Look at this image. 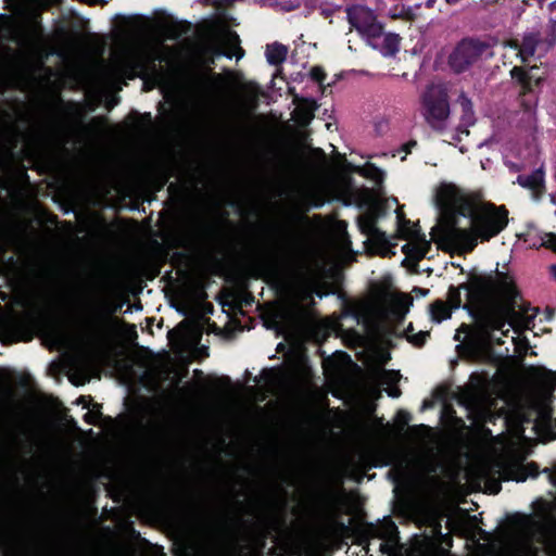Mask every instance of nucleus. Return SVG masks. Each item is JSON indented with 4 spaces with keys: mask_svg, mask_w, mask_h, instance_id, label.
Wrapping results in <instances>:
<instances>
[{
    "mask_svg": "<svg viewBox=\"0 0 556 556\" xmlns=\"http://www.w3.org/2000/svg\"><path fill=\"white\" fill-rule=\"evenodd\" d=\"M470 224V228H462L454 223L444 231L446 241L463 253H471L478 241L488 242L498 236L508 225V210L505 205L482 203Z\"/></svg>",
    "mask_w": 556,
    "mask_h": 556,
    "instance_id": "f257e3e1",
    "label": "nucleus"
},
{
    "mask_svg": "<svg viewBox=\"0 0 556 556\" xmlns=\"http://www.w3.org/2000/svg\"><path fill=\"white\" fill-rule=\"evenodd\" d=\"M462 288L467 292V303L463 308L468 313L498 301L507 302L508 308L514 311L520 296L514 279L507 273L497 269L491 274L469 273L468 280L462 283Z\"/></svg>",
    "mask_w": 556,
    "mask_h": 556,
    "instance_id": "f03ea898",
    "label": "nucleus"
},
{
    "mask_svg": "<svg viewBox=\"0 0 556 556\" xmlns=\"http://www.w3.org/2000/svg\"><path fill=\"white\" fill-rule=\"evenodd\" d=\"M492 43L483 37L466 36L453 47L446 64L455 75L470 71L491 50Z\"/></svg>",
    "mask_w": 556,
    "mask_h": 556,
    "instance_id": "7ed1b4c3",
    "label": "nucleus"
},
{
    "mask_svg": "<svg viewBox=\"0 0 556 556\" xmlns=\"http://www.w3.org/2000/svg\"><path fill=\"white\" fill-rule=\"evenodd\" d=\"M435 201L440 210L451 213L453 217H467L470 222L481 206L473 195L465 193L462 189L452 184H443L439 188ZM454 223L457 224L456 218H454L452 225H454Z\"/></svg>",
    "mask_w": 556,
    "mask_h": 556,
    "instance_id": "20e7f679",
    "label": "nucleus"
},
{
    "mask_svg": "<svg viewBox=\"0 0 556 556\" xmlns=\"http://www.w3.org/2000/svg\"><path fill=\"white\" fill-rule=\"evenodd\" d=\"M538 66H514L509 74L514 85L519 87L518 101L522 111L532 117L538 106V93L535 88L545 80L544 76L538 75Z\"/></svg>",
    "mask_w": 556,
    "mask_h": 556,
    "instance_id": "39448f33",
    "label": "nucleus"
},
{
    "mask_svg": "<svg viewBox=\"0 0 556 556\" xmlns=\"http://www.w3.org/2000/svg\"><path fill=\"white\" fill-rule=\"evenodd\" d=\"M424 116L429 126L442 132L450 116L448 94L444 87L431 85L422 94Z\"/></svg>",
    "mask_w": 556,
    "mask_h": 556,
    "instance_id": "423d86ee",
    "label": "nucleus"
},
{
    "mask_svg": "<svg viewBox=\"0 0 556 556\" xmlns=\"http://www.w3.org/2000/svg\"><path fill=\"white\" fill-rule=\"evenodd\" d=\"M469 314L482 332L490 333L493 331H502L503 334L506 336L508 330L504 331L503 328L506 325L507 317L516 315V308L510 311L507 302L498 301Z\"/></svg>",
    "mask_w": 556,
    "mask_h": 556,
    "instance_id": "0eeeda50",
    "label": "nucleus"
},
{
    "mask_svg": "<svg viewBox=\"0 0 556 556\" xmlns=\"http://www.w3.org/2000/svg\"><path fill=\"white\" fill-rule=\"evenodd\" d=\"M345 12L351 28L356 29L361 35L372 39L382 35L383 26L377 21V16L371 9L354 4L348 7Z\"/></svg>",
    "mask_w": 556,
    "mask_h": 556,
    "instance_id": "6e6552de",
    "label": "nucleus"
},
{
    "mask_svg": "<svg viewBox=\"0 0 556 556\" xmlns=\"http://www.w3.org/2000/svg\"><path fill=\"white\" fill-rule=\"evenodd\" d=\"M397 231L403 240L413 239L417 243L413 247L410 255L417 261L426 257L431 250V243L426 239V235L421 231L419 223H413L407 219L402 208L396 210Z\"/></svg>",
    "mask_w": 556,
    "mask_h": 556,
    "instance_id": "1a4fd4ad",
    "label": "nucleus"
},
{
    "mask_svg": "<svg viewBox=\"0 0 556 556\" xmlns=\"http://www.w3.org/2000/svg\"><path fill=\"white\" fill-rule=\"evenodd\" d=\"M355 533L357 535L358 544L363 545L368 554L371 539L384 540L388 536L396 535L399 531L396 525L392 520H389L384 526L365 522L355 529Z\"/></svg>",
    "mask_w": 556,
    "mask_h": 556,
    "instance_id": "9d476101",
    "label": "nucleus"
},
{
    "mask_svg": "<svg viewBox=\"0 0 556 556\" xmlns=\"http://www.w3.org/2000/svg\"><path fill=\"white\" fill-rule=\"evenodd\" d=\"M287 273L292 281L298 286L301 300L309 301L312 305H314L312 275L307 266L300 262L290 263L288 264Z\"/></svg>",
    "mask_w": 556,
    "mask_h": 556,
    "instance_id": "9b49d317",
    "label": "nucleus"
},
{
    "mask_svg": "<svg viewBox=\"0 0 556 556\" xmlns=\"http://www.w3.org/2000/svg\"><path fill=\"white\" fill-rule=\"evenodd\" d=\"M211 51L215 56H226L228 59L236 56L239 60L244 55L238 34L231 30L225 33L220 43L212 46Z\"/></svg>",
    "mask_w": 556,
    "mask_h": 556,
    "instance_id": "f8f14e48",
    "label": "nucleus"
},
{
    "mask_svg": "<svg viewBox=\"0 0 556 556\" xmlns=\"http://www.w3.org/2000/svg\"><path fill=\"white\" fill-rule=\"evenodd\" d=\"M502 475L504 480L523 482L528 478H536L540 475V467L535 462L527 464L513 463L504 467Z\"/></svg>",
    "mask_w": 556,
    "mask_h": 556,
    "instance_id": "ddd939ff",
    "label": "nucleus"
},
{
    "mask_svg": "<svg viewBox=\"0 0 556 556\" xmlns=\"http://www.w3.org/2000/svg\"><path fill=\"white\" fill-rule=\"evenodd\" d=\"M517 184L522 188L529 189L532 197L539 200L545 192L544 170L538 168L529 175H518Z\"/></svg>",
    "mask_w": 556,
    "mask_h": 556,
    "instance_id": "4468645a",
    "label": "nucleus"
},
{
    "mask_svg": "<svg viewBox=\"0 0 556 556\" xmlns=\"http://www.w3.org/2000/svg\"><path fill=\"white\" fill-rule=\"evenodd\" d=\"M253 276L261 277H278L280 274V264L278 260L271 255H261L252 263Z\"/></svg>",
    "mask_w": 556,
    "mask_h": 556,
    "instance_id": "2eb2a0df",
    "label": "nucleus"
},
{
    "mask_svg": "<svg viewBox=\"0 0 556 556\" xmlns=\"http://www.w3.org/2000/svg\"><path fill=\"white\" fill-rule=\"evenodd\" d=\"M21 233L22 228L18 225L8 220L0 214V250L15 244Z\"/></svg>",
    "mask_w": 556,
    "mask_h": 556,
    "instance_id": "dca6fc26",
    "label": "nucleus"
},
{
    "mask_svg": "<svg viewBox=\"0 0 556 556\" xmlns=\"http://www.w3.org/2000/svg\"><path fill=\"white\" fill-rule=\"evenodd\" d=\"M539 41V34L530 33L523 36L520 43L518 40H514L510 47L518 49V55L520 56L521 62L526 63L529 58L534 55Z\"/></svg>",
    "mask_w": 556,
    "mask_h": 556,
    "instance_id": "f3484780",
    "label": "nucleus"
},
{
    "mask_svg": "<svg viewBox=\"0 0 556 556\" xmlns=\"http://www.w3.org/2000/svg\"><path fill=\"white\" fill-rule=\"evenodd\" d=\"M381 208L378 207L377 211ZM379 212L365 214L359 218V228L364 233L370 235L379 240H387L386 232L380 230L377 226Z\"/></svg>",
    "mask_w": 556,
    "mask_h": 556,
    "instance_id": "a211bd4d",
    "label": "nucleus"
},
{
    "mask_svg": "<svg viewBox=\"0 0 556 556\" xmlns=\"http://www.w3.org/2000/svg\"><path fill=\"white\" fill-rule=\"evenodd\" d=\"M410 305H413V298L408 294L401 293L394 299L390 312L397 324L404 321Z\"/></svg>",
    "mask_w": 556,
    "mask_h": 556,
    "instance_id": "6ab92c4d",
    "label": "nucleus"
},
{
    "mask_svg": "<svg viewBox=\"0 0 556 556\" xmlns=\"http://www.w3.org/2000/svg\"><path fill=\"white\" fill-rule=\"evenodd\" d=\"M266 60L270 65L278 66L282 64L288 55V48L279 42H274L266 46Z\"/></svg>",
    "mask_w": 556,
    "mask_h": 556,
    "instance_id": "aec40b11",
    "label": "nucleus"
},
{
    "mask_svg": "<svg viewBox=\"0 0 556 556\" xmlns=\"http://www.w3.org/2000/svg\"><path fill=\"white\" fill-rule=\"evenodd\" d=\"M429 312L431 319L439 324L451 318L453 308L443 300L438 299L429 305Z\"/></svg>",
    "mask_w": 556,
    "mask_h": 556,
    "instance_id": "412c9836",
    "label": "nucleus"
},
{
    "mask_svg": "<svg viewBox=\"0 0 556 556\" xmlns=\"http://www.w3.org/2000/svg\"><path fill=\"white\" fill-rule=\"evenodd\" d=\"M357 173L379 186L382 185L384 180V172L370 162H367L363 167H359Z\"/></svg>",
    "mask_w": 556,
    "mask_h": 556,
    "instance_id": "4be33fe9",
    "label": "nucleus"
},
{
    "mask_svg": "<svg viewBox=\"0 0 556 556\" xmlns=\"http://www.w3.org/2000/svg\"><path fill=\"white\" fill-rule=\"evenodd\" d=\"M457 103L462 109V119L465 122H470L475 115L472 101L464 91H462L458 96Z\"/></svg>",
    "mask_w": 556,
    "mask_h": 556,
    "instance_id": "5701e85b",
    "label": "nucleus"
},
{
    "mask_svg": "<svg viewBox=\"0 0 556 556\" xmlns=\"http://www.w3.org/2000/svg\"><path fill=\"white\" fill-rule=\"evenodd\" d=\"M462 290H464V288H462V283L458 285L457 287L452 285L448 288L447 302L446 303L453 309H458L459 307H462V296H460Z\"/></svg>",
    "mask_w": 556,
    "mask_h": 556,
    "instance_id": "b1692460",
    "label": "nucleus"
},
{
    "mask_svg": "<svg viewBox=\"0 0 556 556\" xmlns=\"http://www.w3.org/2000/svg\"><path fill=\"white\" fill-rule=\"evenodd\" d=\"M521 300H522V298L520 295L517 300L516 309L519 308L521 311V313L527 316V327H529V324L533 323V319L538 313V308H532L530 303H528V302L519 303V301H521Z\"/></svg>",
    "mask_w": 556,
    "mask_h": 556,
    "instance_id": "393cba45",
    "label": "nucleus"
},
{
    "mask_svg": "<svg viewBox=\"0 0 556 556\" xmlns=\"http://www.w3.org/2000/svg\"><path fill=\"white\" fill-rule=\"evenodd\" d=\"M395 540H397V534L388 536L387 539L382 540V542L379 544L378 552L382 555L394 556L393 542Z\"/></svg>",
    "mask_w": 556,
    "mask_h": 556,
    "instance_id": "a878e982",
    "label": "nucleus"
},
{
    "mask_svg": "<svg viewBox=\"0 0 556 556\" xmlns=\"http://www.w3.org/2000/svg\"><path fill=\"white\" fill-rule=\"evenodd\" d=\"M430 337V332L429 331H419L417 333H413V334H408V342L410 344H413L414 346L416 348H422L426 342H427V339Z\"/></svg>",
    "mask_w": 556,
    "mask_h": 556,
    "instance_id": "bb28decb",
    "label": "nucleus"
},
{
    "mask_svg": "<svg viewBox=\"0 0 556 556\" xmlns=\"http://www.w3.org/2000/svg\"><path fill=\"white\" fill-rule=\"evenodd\" d=\"M342 316L353 317L358 320L361 314L357 305L353 302H350L349 300H345L342 307Z\"/></svg>",
    "mask_w": 556,
    "mask_h": 556,
    "instance_id": "cd10ccee",
    "label": "nucleus"
},
{
    "mask_svg": "<svg viewBox=\"0 0 556 556\" xmlns=\"http://www.w3.org/2000/svg\"><path fill=\"white\" fill-rule=\"evenodd\" d=\"M7 549L10 553V556H31L29 548H25L17 544L8 543Z\"/></svg>",
    "mask_w": 556,
    "mask_h": 556,
    "instance_id": "c85d7f7f",
    "label": "nucleus"
},
{
    "mask_svg": "<svg viewBox=\"0 0 556 556\" xmlns=\"http://www.w3.org/2000/svg\"><path fill=\"white\" fill-rule=\"evenodd\" d=\"M309 77L313 81L323 85L327 77L325 70L321 66H313L309 71Z\"/></svg>",
    "mask_w": 556,
    "mask_h": 556,
    "instance_id": "c756f323",
    "label": "nucleus"
},
{
    "mask_svg": "<svg viewBox=\"0 0 556 556\" xmlns=\"http://www.w3.org/2000/svg\"><path fill=\"white\" fill-rule=\"evenodd\" d=\"M399 36L389 34L384 37V48H387L391 53H395L399 50Z\"/></svg>",
    "mask_w": 556,
    "mask_h": 556,
    "instance_id": "7c9ffc66",
    "label": "nucleus"
},
{
    "mask_svg": "<svg viewBox=\"0 0 556 556\" xmlns=\"http://www.w3.org/2000/svg\"><path fill=\"white\" fill-rule=\"evenodd\" d=\"M94 408H97V412L93 413V412H88L84 415L83 419L84 421L87 424V425H96L98 419L101 417L102 413H101V405L96 403L93 405Z\"/></svg>",
    "mask_w": 556,
    "mask_h": 556,
    "instance_id": "2f4dec72",
    "label": "nucleus"
},
{
    "mask_svg": "<svg viewBox=\"0 0 556 556\" xmlns=\"http://www.w3.org/2000/svg\"><path fill=\"white\" fill-rule=\"evenodd\" d=\"M102 319L99 316L93 317L89 321L90 337L97 339L101 331Z\"/></svg>",
    "mask_w": 556,
    "mask_h": 556,
    "instance_id": "473e14b6",
    "label": "nucleus"
},
{
    "mask_svg": "<svg viewBox=\"0 0 556 556\" xmlns=\"http://www.w3.org/2000/svg\"><path fill=\"white\" fill-rule=\"evenodd\" d=\"M134 115H135V119H136L138 128L151 125V123H152L151 113L139 114L138 112H135Z\"/></svg>",
    "mask_w": 556,
    "mask_h": 556,
    "instance_id": "72a5a7b5",
    "label": "nucleus"
},
{
    "mask_svg": "<svg viewBox=\"0 0 556 556\" xmlns=\"http://www.w3.org/2000/svg\"><path fill=\"white\" fill-rule=\"evenodd\" d=\"M58 103L65 109V112L70 115H80L78 110V104L75 102H68L67 104L64 103V101L59 98Z\"/></svg>",
    "mask_w": 556,
    "mask_h": 556,
    "instance_id": "f704fd0d",
    "label": "nucleus"
},
{
    "mask_svg": "<svg viewBox=\"0 0 556 556\" xmlns=\"http://www.w3.org/2000/svg\"><path fill=\"white\" fill-rule=\"evenodd\" d=\"M11 371L7 368H0V382L2 387L7 390L10 389L11 386Z\"/></svg>",
    "mask_w": 556,
    "mask_h": 556,
    "instance_id": "c9c22d12",
    "label": "nucleus"
},
{
    "mask_svg": "<svg viewBox=\"0 0 556 556\" xmlns=\"http://www.w3.org/2000/svg\"><path fill=\"white\" fill-rule=\"evenodd\" d=\"M410 420V414L406 410H399L396 414V421L402 426L405 427L408 425Z\"/></svg>",
    "mask_w": 556,
    "mask_h": 556,
    "instance_id": "e433bc0d",
    "label": "nucleus"
},
{
    "mask_svg": "<svg viewBox=\"0 0 556 556\" xmlns=\"http://www.w3.org/2000/svg\"><path fill=\"white\" fill-rule=\"evenodd\" d=\"M543 245L554 252H556V235L548 233L546 240L543 242Z\"/></svg>",
    "mask_w": 556,
    "mask_h": 556,
    "instance_id": "4c0bfd02",
    "label": "nucleus"
},
{
    "mask_svg": "<svg viewBox=\"0 0 556 556\" xmlns=\"http://www.w3.org/2000/svg\"><path fill=\"white\" fill-rule=\"evenodd\" d=\"M243 89L251 93V97L253 98V100H256L257 99V96H258V87L255 85V84H252V83H249V84H245L243 86Z\"/></svg>",
    "mask_w": 556,
    "mask_h": 556,
    "instance_id": "58836bf2",
    "label": "nucleus"
},
{
    "mask_svg": "<svg viewBox=\"0 0 556 556\" xmlns=\"http://www.w3.org/2000/svg\"><path fill=\"white\" fill-rule=\"evenodd\" d=\"M180 35H181V33L178 29L177 25H173V26L168 27V29H167L168 38L176 40V39H178L180 37Z\"/></svg>",
    "mask_w": 556,
    "mask_h": 556,
    "instance_id": "ea45409f",
    "label": "nucleus"
},
{
    "mask_svg": "<svg viewBox=\"0 0 556 556\" xmlns=\"http://www.w3.org/2000/svg\"><path fill=\"white\" fill-rule=\"evenodd\" d=\"M312 290H313V294L317 295L318 298H323L325 295H328L329 292H324L320 287H318L316 285V281L312 278Z\"/></svg>",
    "mask_w": 556,
    "mask_h": 556,
    "instance_id": "a19ab883",
    "label": "nucleus"
},
{
    "mask_svg": "<svg viewBox=\"0 0 556 556\" xmlns=\"http://www.w3.org/2000/svg\"><path fill=\"white\" fill-rule=\"evenodd\" d=\"M315 108H316L315 102H312L311 106L306 111L303 112V115H304V118L306 119V122H309L314 117Z\"/></svg>",
    "mask_w": 556,
    "mask_h": 556,
    "instance_id": "79ce46f5",
    "label": "nucleus"
},
{
    "mask_svg": "<svg viewBox=\"0 0 556 556\" xmlns=\"http://www.w3.org/2000/svg\"><path fill=\"white\" fill-rule=\"evenodd\" d=\"M416 146H417L416 140H409L402 146V151H404L406 154H408L412 152V149L415 148Z\"/></svg>",
    "mask_w": 556,
    "mask_h": 556,
    "instance_id": "37998d69",
    "label": "nucleus"
},
{
    "mask_svg": "<svg viewBox=\"0 0 556 556\" xmlns=\"http://www.w3.org/2000/svg\"><path fill=\"white\" fill-rule=\"evenodd\" d=\"M413 293H415L416 296H426L429 293V289H424L420 287H414Z\"/></svg>",
    "mask_w": 556,
    "mask_h": 556,
    "instance_id": "c03bdc74",
    "label": "nucleus"
},
{
    "mask_svg": "<svg viewBox=\"0 0 556 556\" xmlns=\"http://www.w3.org/2000/svg\"><path fill=\"white\" fill-rule=\"evenodd\" d=\"M413 333H414V326H413V323H409L400 337H405L406 340H408V334H413Z\"/></svg>",
    "mask_w": 556,
    "mask_h": 556,
    "instance_id": "a18cd8bd",
    "label": "nucleus"
},
{
    "mask_svg": "<svg viewBox=\"0 0 556 556\" xmlns=\"http://www.w3.org/2000/svg\"><path fill=\"white\" fill-rule=\"evenodd\" d=\"M469 327L465 324L460 326V328L457 330L456 334L454 336L455 341H460V331L467 332Z\"/></svg>",
    "mask_w": 556,
    "mask_h": 556,
    "instance_id": "49530a36",
    "label": "nucleus"
},
{
    "mask_svg": "<svg viewBox=\"0 0 556 556\" xmlns=\"http://www.w3.org/2000/svg\"><path fill=\"white\" fill-rule=\"evenodd\" d=\"M543 472L548 473L552 483H556V468L552 471L549 468H545Z\"/></svg>",
    "mask_w": 556,
    "mask_h": 556,
    "instance_id": "de8ad7c7",
    "label": "nucleus"
},
{
    "mask_svg": "<svg viewBox=\"0 0 556 556\" xmlns=\"http://www.w3.org/2000/svg\"><path fill=\"white\" fill-rule=\"evenodd\" d=\"M262 376L266 379H271L275 376V369L274 368L264 369L262 372Z\"/></svg>",
    "mask_w": 556,
    "mask_h": 556,
    "instance_id": "09e8293b",
    "label": "nucleus"
},
{
    "mask_svg": "<svg viewBox=\"0 0 556 556\" xmlns=\"http://www.w3.org/2000/svg\"><path fill=\"white\" fill-rule=\"evenodd\" d=\"M388 395L391 396V397H399L401 395V390L397 387L391 388L388 391Z\"/></svg>",
    "mask_w": 556,
    "mask_h": 556,
    "instance_id": "8fccbe9b",
    "label": "nucleus"
},
{
    "mask_svg": "<svg viewBox=\"0 0 556 556\" xmlns=\"http://www.w3.org/2000/svg\"><path fill=\"white\" fill-rule=\"evenodd\" d=\"M88 399H90V396H88V397H87V396H85V395H80V396L78 397L77 402H78L79 404H83V406H84L85 408H87V407H89V400H88Z\"/></svg>",
    "mask_w": 556,
    "mask_h": 556,
    "instance_id": "3c124183",
    "label": "nucleus"
},
{
    "mask_svg": "<svg viewBox=\"0 0 556 556\" xmlns=\"http://www.w3.org/2000/svg\"><path fill=\"white\" fill-rule=\"evenodd\" d=\"M135 68L137 70H140V71H144L147 68V64L143 60H137L135 63Z\"/></svg>",
    "mask_w": 556,
    "mask_h": 556,
    "instance_id": "603ef678",
    "label": "nucleus"
},
{
    "mask_svg": "<svg viewBox=\"0 0 556 556\" xmlns=\"http://www.w3.org/2000/svg\"><path fill=\"white\" fill-rule=\"evenodd\" d=\"M551 439H556V419L549 425Z\"/></svg>",
    "mask_w": 556,
    "mask_h": 556,
    "instance_id": "864d4df0",
    "label": "nucleus"
},
{
    "mask_svg": "<svg viewBox=\"0 0 556 556\" xmlns=\"http://www.w3.org/2000/svg\"><path fill=\"white\" fill-rule=\"evenodd\" d=\"M313 152H314V154H315V155H317V156H320V157H325V156H326V154H325L324 150H323V149H320V148H314V149H313Z\"/></svg>",
    "mask_w": 556,
    "mask_h": 556,
    "instance_id": "5fc2aeb1",
    "label": "nucleus"
},
{
    "mask_svg": "<svg viewBox=\"0 0 556 556\" xmlns=\"http://www.w3.org/2000/svg\"><path fill=\"white\" fill-rule=\"evenodd\" d=\"M435 3H437V0H426V1H425V7H426L427 9H433V8H434V5H435Z\"/></svg>",
    "mask_w": 556,
    "mask_h": 556,
    "instance_id": "6e6d98bb",
    "label": "nucleus"
},
{
    "mask_svg": "<svg viewBox=\"0 0 556 556\" xmlns=\"http://www.w3.org/2000/svg\"><path fill=\"white\" fill-rule=\"evenodd\" d=\"M549 269H551V274H552V276H553V277H554V279L556 280V265H552V266L549 267Z\"/></svg>",
    "mask_w": 556,
    "mask_h": 556,
    "instance_id": "4d7b16f0",
    "label": "nucleus"
},
{
    "mask_svg": "<svg viewBox=\"0 0 556 556\" xmlns=\"http://www.w3.org/2000/svg\"><path fill=\"white\" fill-rule=\"evenodd\" d=\"M460 0H445V2L450 5H455L459 2Z\"/></svg>",
    "mask_w": 556,
    "mask_h": 556,
    "instance_id": "13d9d810",
    "label": "nucleus"
},
{
    "mask_svg": "<svg viewBox=\"0 0 556 556\" xmlns=\"http://www.w3.org/2000/svg\"><path fill=\"white\" fill-rule=\"evenodd\" d=\"M104 121H105V117H96V118L93 119V122H94V123H102V122H104Z\"/></svg>",
    "mask_w": 556,
    "mask_h": 556,
    "instance_id": "bf43d9fd",
    "label": "nucleus"
},
{
    "mask_svg": "<svg viewBox=\"0 0 556 556\" xmlns=\"http://www.w3.org/2000/svg\"><path fill=\"white\" fill-rule=\"evenodd\" d=\"M321 13H323V15H324L325 17H328V16H330V14H331V12H330L329 10H323V12H321Z\"/></svg>",
    "mask_w": 556,
    "mask_h": 556,
    "instance_id": "052dcab7",
    "label": "nucleus"
},
{
    "mask_svg": "<svg viewBox=\"0 0 556 556\" xmlns=\"http://www.w3.org/2000/svg\"><path fill=\"white\" fill-rule=\"evenodd\" d=\"M408 248H409V244L403 245V248H402L403 252L408 254Z\"/></svg>",
    "mask_w": 556,
    "mask_h": 556,
    "instance_id": "680f3d73",
    "label": "nucleus"
},
{
    "mask_svg": "<svg viewBox=\"0 0 556 556\" xmlns=\"http://www.w3.org/2000/svg\"><path fill=\"white\" fill-rule=\"evenodd\" d=\"M176 188V185L175 184H170L168 186V191L170 192L172 190H174Z\"/></svg>",
    "mask_w": 556,
    "mask_h": 556,
    "instance_id": "e2e57ef3",
    "label": "nucleus"
},
{
    "mask_svg": "<svg viewBox=\"0 0 556 556\" xmlns=\"http://www.w3.org/2000/svg\"><path fill=\"white\" fill-rule=\"evenodd\" d=\"M500 490H501V484L498 483V484L496 485L495 490L493 491V493H495V494H496V493H498V492H500Z\"/></svg>",
    "mask_w": 556,
    "mask_h": 556,
    "instance_id": "0e129e2a",
    "label": "nucleus"
},
{
    "mask_svg": "<svg viewBox=\"0 0 556 556\" xmlns=\"http://www.w3.org/2000/svg\"><path fill=\"white\" fill-rule=\"evenodd\" d=\"M52 3L54 4H60L62 2V0H50Z\"/></svg>",
    "mask_w": 556,
    "mask_h": 556,
    "instance_id": "69168bd1",
    "label": "nucleus"
},
{
    "mask_svg": "<svg viewBox=\"0 0 556 556\" xmlns=\"http://www.w3.org/2000/svg\"><path fill=\"white\" fill-rule=\"evenodd\" d=\"M156 60H157V59H155V58L151 60V62H150V63H151L152 67H154V66H155V61H156Z\"/></svg>",
    "mask_w": 556,
    "mask_h": 556,
    "instance_id": "338daca9",
    "label": "nucleus"
},
{
    "mask_svg": "<svg viewBox=\"0 0 556 556\" xmlns=\"http://www.w3.org/2000/svg\"><path fill=\"white\" fill-rule=\"evenodd\" d=\"M223 521H224V523L226 525V523H228L229 518H224V519H223Z\"/></svg>",
    "mask_w": 556,
    "mask_h": 556,
    "instance_id": "774afa93",
    "label": "nucleus"
}]
</instances>
